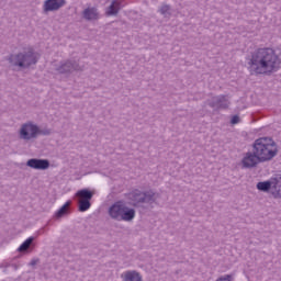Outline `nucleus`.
Listing matches in <instances>:
<instances>
[{"label": "nucleus", "mask_w": 281, "mask_h": 281, "mask_svg": "<svg viewBox=\"0 0 281 281\" xmlns=\"http://www.w3.org/2000/svg\"><path fill=\"white\" fill-rule=\"evenodd\" d=\"M281 66V59L272 48H259L250 59L251 74H273Z\"/></svg>", "instance_id": "f257e3e1"}, {"label": "nucleus", "mask_w": 281, "mask_h": 281, "mask_svg": "<svg viewBox=\"0 0 281 281\" xmlns=\"http://www.w3.org/2000/svg\"><path fill=\"white\" fill-rule=\"evenodd\" d=\"M254 150L260 161H271L278 155V145L271 137H261L255 140Z\"/></svg>", "instance_id": "f03ea898"}, {"label": "nucleus", "mask_w": 281, "mask_h": 281, "mask_svg": "<svg viewBox=\"0 0 281 281\" xmlns=\"http://www.w3.org/2000/svg\"><path fill=\"white\" fill-rule=\"evenodd\" d=\"M109 214L116 221H133L135 218V210L126 207L123 201L115 202L110 207Z\"/></svg>", "instance_id": "7ed1b4c3"}, {"label": "nucleus", "mask_w": 281, "mask_h": 281, "mask_svg": "<svg viewBox=\"0 0 281 281\" xmlns=\"http://www.w3.org/2000/svg\"><path fill=\"white\" fill-rule=\"evenodd\" d=\"M38 55L30 50L26 55H18L15 65L18 67H30V65H36V59Z\"/></svg>", "instance_id": "20e7f679"}, {"label": "nucleus", "mask_w": 281, "mask_h": 281, "mask_svg": "<svg viewBox=\"0 0 281 281\" xmlns=\"http://www.w3.org/2000/svg\"><path fill=\"white\" fill-rule=\"evenodd\" d=\"M260 161L262 160H260V157L258 156V154H256V149H254V153H246L241 160V164L244 168H256V166H258Z\"/></svg>", "instance_id": "39448f33"}, {"label": "nucleus", "mask_w": 281, "mask_h": 281, "mask_svg": "<svg viewBox=\"0 0 281 281\" xmlns=\"http://www.w3.org/2000/svg\"><path fill=\"white\" fill-rule=\"evenodd\" d=\"M20 135L22 139H32L38 135V127L32 124H24L21 128Z\"/></svg>", "instance_id": "423d86ee"}, {"label": "nucleus", "mask_w": 281, "mask_h": 281, "mask_svg": "<svg viewBox=\"0 0 281 281\" xmlns=\"http://www.w3.org/2000/svg\"><path fill=\"white\" fill-rule=\"evenodd\" d=\"M27 166L30 168H34L35 170H47V168H49V161L41 159H30L27 161Z\"/></svg>", "instance_id": "0eeeda50"}, {"label": "nucleus", "mask_w": 281, "mask_h": 281, "mask_svg": "<svg viewBox=\"0 0 281 281\" xmlns=\"http://www.w3.org/2000/svg\"><path fill=\"white\" fill-rule=\"evenodd\" d=\"M65 5V0H47L44 4L45 12H52L58 10Z\"/></svg>", "instance_id": "6e6552de"}, {"label": "nucleus", "mask_w": 281, "mask_h": 281, "mask_svg": "<svg viewBox=\"0 0 281 281\" xmlns=\"http://www.w3.org/2000/svg\"><path fill=\"white\" fill-rule=\"evenodd\" d=\"M272 195L274 199H281V175L272 178Z\"/></svg>", "instance_id": "1a4fd4ad"}, {"label": "nucleus", "mask_w": 281, "mask_h": 281, "mask_svg": "<svg viewBox=\"0 0 281 281\" xmlns=\"http://www.w3.org/2000/svg\"><path fill=\"white\" fill-rule=\"evenodd\" d=\"M257 190H260L261 192H269V190H271L273 193V178L270 181L257 183Z\"/></svg>", "instance_id": "9d476101"}, {"label": "nucleus", "mask_w": 281, "mask_h": 281, "mask_svg": "<svg viewBox=\"0 0 281 281\" xmlns=\"http://www.w3.org/2000/svg\"><path fill=\"white\" fill-rule=\"evenodd\" d=\"M76 196H78L80 201H91V199H93V192L82 189L77 192Z\"/></svg>", "instance_id": "9b49d317"}, {"label": "nucleus", "mask_w": 281, "mask_h": 281, "mask_svg": "<svg viewBox=\"0 0 281 281\" xmlns=\"http://www.w3.org/2000/svg\"><path fill=\"white\" fill-rule=\"evenodd\" d=\"M83 16L88 21H93V20L98 19V10H95L93 8L92 9H86L83 11Z\"/></svg>", "instance_id": "f8f14e48"}, {"label": "nucleus", "mask_w": 281, "mask_h": 281, "mask_svg": "<svg viewBox=\"0 0 281 281\" xmlns=\"http://www.w3.org/2000/svg\"><path fill=\"white\" fill-rule=\"evenodd\" d=\"M120 12V2L117 0H114L110 8L106 11L108 16H111L113 14H117Z\"/></svg>", "instance_id": "ddd939ff"}, {"label": "nucleus", "mask_w": 281, "mask_h": 281, "mask_svg": "<svg viewBox=\"0 0 281 281\" xmlns=\"http://www.w3.org/2000/svg\"><path fill=\"white\" fill-rule=\"evenodd\" d=\"M124 280L125 281H142V277L139 273L135 271H130L124 274Z\"/></svg>", "instance_id": "4468645a"}, {"label": "nucleus", "mask_w": 281, "mask_h": 281, "mask_svg": "<svg viewBox=\"0 0 281 281\" xmlns=\"http://www.w3.org/2000/svg\"><path fill=\"white\" fill-rule=\"evenodd\" d=\"M71 205V202H66L57 212L56 217L60 218L61 216H65V213L69 211V206Z\"/></svg>", "instance_id": "2eb2a0df"}, {"label": "nucleus", "mask_w": 281, "mask_h": 281, "mask_svg": "<svg viewBox=\"0 0 281 281\" xmlns=\"http://www.w3.org/2000/svg\"><path fill=\"white\" fill-rule=\"evenodd\" d=\"M91 207L90 200H79V212H87Z\"/></svg>", "instance_id": "dca6fc26"}, {"label": "nucleus", "mask_w": 281, "mask_h": 281, "mask_svg": "<svg viewBox=\"0 0 281 281\" xmlns=\"http://www.w3.org/2000/svg\"><path fill=\"white\" fill-rule=\"evenodd\" d=\"M34 240V238L30 237L27 238L20 247H19V251H27V249H30V245H32V241Z\"/></svg>", "instance_id": "f3484780"}, {"label": "nucleus", "mask_w": 281, "mask_h": 281, "mask_svg": "<svg viewBox=\"0 0 281 281\" xmlns=\"http://www.w3.org/2000/svg\"><path fill=\"white\" fill-rule=\"evenodd\" d=\"M142 196V193H135V195L131 196V199H133L134 201H146V198H138Z\"/></svg>", "instance_id": "a211bd4d"}, {"label": "nucleus", "mask_w": 281, "mask_h": 281, "mask_svg": "<svg viewBox=\"0 0 281 281\" xmlns=\"http://www.w3.org/2000/svg\"><path fill=\"white\" fill-rule=\"evenodd\" d=\"M170 11V7L169 5H162L161 8H160V12H161V14H167L168 12Z\"/></svg>", "instance_id": "6ab92c4d"}, {"label": "nucleus", "mask_w": 281, "mask_h": 281, "mask_svg": "<svg viewBox=\"0 0 281 281\" xmlns=\"http://www.w3.org/2000/svg\"><path fill=\"white\" fill-rule=\"evenodd\" d=\"M240 122V117L238 115H234L231 120V124H238Z\"/></svg>", "instance_id": "aec40b11"}, {"label": "nucleus", "mask_w": 281, "mask_h": 281, "mask_svg": "<svg viewBox=\"0 0 281 281\" xmlns=\"http://www.w3.org/2000/svg\"><path fill=\"white\" fill-rule=\"evenodd\" d=\"M217 281H232V279L229 276H225V277L220 278Z\"/></svg>", "instance_id": "412c9836"}, {"label": "nucleus", "mask_w": 281, "mask_h": 281, "mask_svg": "<svg viewBox=\"0 0 281 281\" xmlns=\"http://www.w3.org/2000/svg\"><path fill=\"white\" fill-rule=\"evenodd\" d=\"M13 58H14V56H12V57H11V63H13V61H14V59H13Z\"/></svg>", "instance_id": "4be33fe9"}, {"label": "nucleus", "mask_w": 281, "mask_h": 281, "mask_svg": "<svg viewBox=\"0 0 281 281\" xmlns=\"http://www.w3.org/2000/svg\"><path fill=\"white\" fill-rule=\"evenodd\" d=\"M69 64H65V67H68Z\"/></svg>", "instance_id": "5701e85b"}, {"label": "nucleus", "mask_w": 281, "mask_h": 281, "mask_svg": "<svg viewBox=\"0 0 281 281\" xmlns=\"http://www.w3.org/2000/svg\"><path fill=\"white\" fill-rule=\"evenodd\" d=\"M68 71H72V69H71V68H69V69H68Z\"/></svg>", "instance_id": "b1692460"}, {"label": "nucleus", "mask_w": 281, "mask_h": 281, "mask_svg": "<svg viewBox=\"0 0 281 281\" xmlns=\"http://www.w3.org/2000/svg\"><path fill=\"white\" fill-rule=\"evenodd\" d=\"M222 100H225V97H222Z\"/></svg>", "instance_id": "393cba45"}]
</instances>
